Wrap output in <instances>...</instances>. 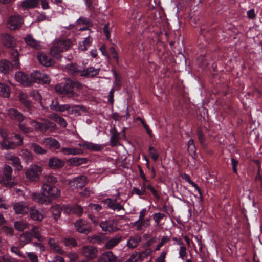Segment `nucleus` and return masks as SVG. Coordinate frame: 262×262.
Here are the masks:
<instances>
[{
    "label": "nucleus",
    "mask_w": 262,
    "mask_h": 262,
    "mask_svg": "<svg viewBox=\"0 0 262 262\" xmlns=\"http://www.w3.org/2000/svg\"><path fill=\"white\" fill-rule=\"evenodd\" d=\"M60 195V191L56 187L43 184L41 193H34L32 195V198L39 204H43L49 200L57 198Z\"/></svg>",
    "instance_id": "obj_1"
},
{
    "label": "nucleus",
    "mask_w": 262,
    "mask_h": 262,
    "mask_svg": "<svg viewBox=\"0 0 262 262\" xmlns=\"http://www.w3.org/2000/svg\"><path fill=\"white\" fill-rule=\"evenodd\" d=\"M72 46L70 39L55 41L50 49V54L57 59L62 58L61 53L68 50Z\"/></svg>",
    "instance_id": "obj_2"
},
{
    "label": "nucleus",
    "mask_w": 262,
    "mask_h": 262,
    "mask_svg": "<svg viewBox=\"0 0 262 262\" xmlns=\"http://www.w3.org/2000/svg\"><path fill=\"white\" fill-rule=\"evenodd\" d=\"M42 173V168L36 164H31L25 172L26 179L30 182H37Z\"/></svg>",
    "instance_id": "obj_3"
},
{
    "label": "nucleus",
    "mask_w": 262,
    "mask_h": 262,
    "mask_svg": "<svg viewBox=\"0 0 262 262\" xmlns=\"http://www.w3.org/2000/svg\"><path fill=\"white\" fill-rule=\"evenodd\" d=\"M28 124H30L35 130L45 132L47 130H53L55 128V124L46 120L43 122H37L35 120H29Z\"/></svg>",
    "instance_id": "obj_4"
},
{
    "label": "nucleus",
    "mask_w": 262,
    "mask_h": 262,
    "mask_svg": "<svg viewBox=\"0 0 262 262\" xmlns=\"http://www.w3.org/2000/svg\"><path fill=\"white\" fill-rule=\"evenodd\" d=\"M13 169L12 167L7 164H5L3 168V184L8 187H12L16 184V182L12 178Z\"/></svg>",
    "instance_id": "obj_5"
},
{
    "label": "nucleus",
    "mask_w": 262,
    "mask_h": 262,
    "mask_svg": "<svg viewBox=\"0 0 262 262\" xmlns=\"http://www.w3.org/2000/svg\"><path fill=\"white\" fill-rule=\"evenodd\" d=\"M15 138L17 140L16 142L9 140V138L3 139L0 143L2 148L5 149H14L17 146L21 145L23 144V138L19 135L15 134Z\"/></svg>",
    "instance_id": "obj_6"
},
{
    "label": "nucleus",
    "mask_w": 262,
    "mask_h": 262,
    "mask_svg": "<svg viewBox=\"0 0 262 262\" xmlns=\"http://www.w3.org/2000/svg\"><path fill=\"white\" fill-rule=\"evenodd\" d=\"M80 252L88 259L92 260L97 257L98 251L97 248L93 246L86 245L81 247Z\"/></svg>",
    "instance_id": "obj_7"
},
{
    "label": "nucleus",
    "mask_w": 262,
    "mask_h": 262,
    "mask_svg": "<svg viewBox=\"0 0 262 262\" xmlns=\"http://www.w3.org/2000/svg\"><path fill=\"white\" fill-rule=\"evenodd\" d=\"M115 198L112 199L107 198L103 201V202L107 205V207L113 210L120 211L124 210L123 207L120 203H117V200L120 198V192L118 190H115Z\"/></svg>",
    "instance_id": "obj_8"
},
{
    "label": "nucleus",
    "mask_w": 262,
    "mask_h": 262,
    "mask_svg": "<svg viewBox=\"0 0 262 262\" xmlns=\"http://www.w3.org/2000/svg\"><path fill=\"white\" fill-rule=\"evenodd\" d=\"M5 158L9 163L12 165L15 172L20 171L23 169L20 159L18 157L11 153H7L5 156Z\"/></svg>",
    "instance_id": "obj_9"
},
{
    "label": "nucleus",
    "mask_w": 262,
    "mask_h": 262,
    "mask_svg": "<svg viewBox=\"0 0 262 262\" xmlns=\"http://www.w3.org/2000/svg\"><path fill=\"white\" fill-rule=\"evenodd\" d=\"M65 94L69 95L70 97L77 96V94L73 92L75 89H80L82 85L78 81L68 80L64 83Z\"/></svg>",
    "instance_id": "obj_10"
},
{
    "label": "nucleus",
    "mask_w": 262,
    "mask_h": 262,
    "mask_svg": "<svg viewBox=\"0 0 262 262\" xmlns=\"http://www.w3.org/2000/svg\"><path fill=\"white\" fill-rule=\"evenodd\" d=\"M23 22V18L20 15H13L9 18L7 23L10 29L15 30L20 28Z\"/></svg>",
    "instance_id": "obj_11"
},
{
    "label": "nucleus",
    "mask_w": 262,
    "mask_h": 262,
    "mask_svg": "<svg viewBox=\"0 0 262 262\" xmlns=\"http://www.w3.org/2000/svg\"><path fill=\"white\" fill-rule=\"evenodd\" d=\"M13 208L17 214L25 215L30 211L28 205L25 202H18L14 203Z\"/></svg>",
    "instance_id": "obj_12"
},
{
    "label": "nucleus",
    "mask_w": 262,
    "mask_h": 262,
    "mask_svg": "<svg viewBox=\"0 0 262 262\" xmlns=\"http://www.w3.org/2000/svg\"><path fill=\"white\" fill-rule=\"evenodd\" d=\"M86 177L84 176L74 178L69 181L70 186L72 189L82 188L86 185Z\"/></svg>",
    "instance_id": "obj_13"
},
{
    "label": "nucleus",
    "mask_w": 262,
    "mask_h": 262,
    "mask_svg": "<svg viewBox=\"0 0 262 262\" xmlns=\"http://www.w3.org/2000/svg\"><path fill=\"white\" fill-rule=\"evenodd\" d=\"M31 218L36 221L41 222L46 216V212L42 209L31 207L29 211Z\"/></svg>",
    "instance_id": "obj_14"
},
{
    "label": "nucleus",
    "mask_w": 262,
    "mask_h": 262,
    "mask_svg": "<svg viewBox=\"0 0 262 262\" xmlns=\"http://www.w3.org/2000/svg\"><path fill=\"white\" fill-rule=\"evenodd\" d=\"M99 225L103 231L113 232L118 230L116 224L113 220L102 221Z\"/></svg>",
    "instance_id": "obj_15"
},
{
    "label": "nucleus",
    "mask_w": 262,
    "mask_h": 262,
    "mask_svg": "<svg viewBox=\"0 0 262 262\" xmlns=\"http://www.w3.org/2000/svg\"><path fill=\"white\" fill-rule=\"evenodd\" d=\"M37 59L41 65L46 67L53 66L55 63L53 59L43 52L38 53Z\"/></svg>",
    "instance_id": "obj_16"
},
{
    "label": "nucleus",
    "mask_w": 262,
    "mask_h": 262,
    "mask_svg": "<svg viewBox=\"0 0 262 262\" xmlns=\"http://www.w3.org/2000/svg\"><path fill=\"white\" fill-rule=\"evenodd\" d=\"M76 230L80 233L88 234L92 231L91 228L88 225L87 222L80 219L75 224Z\"/></svg>",
    "instance_id": "obj_17"
},
{
    "label": "nucleus",
    "mask_w": 262,
    "mask_h": 262,
    "mask_svg": "<svg viewBox=\"0 0 262 262\" xmlns=\"http://www.w3.org/2000/svg\"><path fill=\"white\" fill-rule=\"evenodd\" d=\"M1 40L2 44L7 48H14L16 46L15 39L10 34H2L1 36Z\"/></svg>",
    "instance_id": "obj_18"
},
{
    "label": "nucleus",
    "mask_w": 262,
    "mask_h": 262,
    "mask_svg": "<svg viewBox=\"0 0 262 262\" xmlns=\"http://www.w3.org/2000/svg\"><path fill=\"white\" fill-rule=\"evenodd\" d=\"M40 143L48 147L53 148L54 149H58L60 147V143L55 139L51 137L45 138L41 140Z\"/></svg>",
    "instance_id": "obj_19"
},
{
    "label": "nucleus",
    "mask_w": 262,
    "mask_h": 262,
    "mask_svg": "<svg viewBox=\"0 0 262 262\" xmlns=\"http://www.w3.org/2000/svg\"><path fill=\"white\" fill-rule=\"evenodd\" d=\"M78 146L93 151H100L103 148L102 146L100 144H95L86 141H84L82 143H79Z\"/></svg>",
    "instance_id": "obj_20"
},
{
    "label": "nucleus",
    "mask_w": 262,
    "mask_h": 262,
    "mask_svg": "<svg viewBox=\"0 0 262 262\" xmlns=\"http://www.w3.org/2000/svg\"><path fill=\"white\" fill-rule=\"evenodd\" d=\"M24 41L28 46L36 50H40L42 48L41 42L35 40L31 35H27L24 38Z\"/></svg>",
    "instance_id": "obj_21"
},
{
    "label": "nucleus",
    "mask_w": 262,
    "mask_h": 262,
    "mask_svg": "<svg viewBox=\"0 0 262 262\" xmlns=\"http://www.w3.org/2000/svg\"><path fill=\"white\" fill-rule=\"evenodd\" d=\"M64 161L57 157H53L49 160L48 166L53 169H58L64 165Z\"/></svg>",
    "instance_id": "obj_22"
},
{
    "label": "nucleus",
    "mask_w": 262,
    "mask_h": 262,
    "mask_svg": "<svg viewBox=\"0 0 262 262\" xmlns=\"http://www.w3.org/2000/svg\"><path fill=\"white\" fill-rule=\"evenodd\" d=\"M98 262H120L117 257L112 252L107 251L103 253L98 259Z\"/></svg>",
    "instance_id": "obj_23"
},
{
    "label": "nucleus",
    "mask_w": 262,
    "mask_h": 262,
    "mask_svg": "<svg viewBox=\"0 0 262 262\" xmlns=\"http://www.w3.org/2000/svg\"><path fill=\"white\" fill-rule=\"evenodd\" d=\"M15 78L17 81L25 86L30 85L29 76L21 72H17L15 75Z\"/></svg>",
    "instance_id": "obj_24"
},
{
    "label": "nucleus",
    "mask_w": 262,
    "mask_h": 262,
    "mask_svg": "<svg viewBox=\"0 0 262 262\" xmlns=\"http://www.w3.org/2000/svg\"><path fill=\"white\" fill-rule=\"evenodd\" d=\"M39 0H23L19 4L20 7L24 10L33 9L38 7Z\"/></svg>",
    "instance_id": "obj_25"
},
{
    "label": "nucleus",
    "mask_w": 262,
    "mask_h": 262,
    "mask_svg": "<svg viewBox=\"0 0 262 262\" xmlns=\"http://www.w3.org/2000/svg\"><path fill=\"white\" fill-rule=\"evenodd\" d=\"M60 152L64 155H80L83 151L81 149L76 147H62L60 149Z\"/></svg>",
    "instance_id": "obj_26"
},
{
    "label": "nucleus",
    "mask_w": 262,
    "mask_h": 262,
    "mask_svg": "<svg viewBox=\"0 0 262 262\" xmlns=\"http://www.w3.org/2000/svg\"><path fill=\"white\" fill-rule=\"evenodd\" d=\"M79 108L77 106H70L69 104H59L57 112H63L67 111L69 115L74 114L78 112Z\"/></svg>",
    "instance_id": "obj_27"
},
{
    "label": "nucleus",
    "mask_w": 262,
    "mask_h": 262,
    "mask_svg": "<svg viewBox=\"0 0 262 262\" xmlns=\"http://www.w3.org/2000/svg\"><path fill=\"white\" fill-rule=\"evenodd\" d=\"M7 114L11 119L16 120L17 121L22 122L24 120L23 114L14 108H10L7 110Z\"/></svg>",
    "instance_id": "obj_28"
},
{
    "label": "nucleus",
    "mask_w": 262,
    "mask_h": 262,
    "mask_svg": "<svg viewBox=\"0 0 262 262\" xmlns=\"http://www.w3.org/2000/svg\"><path fill=\"white\" fill-rule=\"evenodd\" d=\"M122 236L120 235H116L115 236L110 238L104 245L106 249H111L117 246L121 241Z\"/></svg>",
    "instance_id": "obj_29"
},
{
    "label": "nucleus",
    "mask_w": 262,
    "mask_h": 262,
    "mask_svg": "<svg viewBox=\"0 0 262 262\" xmlns=\"http://www.w3.org/2000/svg\"><path fill=\"white\" fill-rule=\"evenodd\" d=\"M42 229L39 226H34L31 229L30 233L32 235V238L34 237L39 242L45 241V237L41 235Z\"/></svg>",
    "instance_id": "obj_30"
},
{
    "label": "nucleus",
    "mask_w": 262,
    "mask_h": 262,
    "mask_svg": "<svg viewBox=\"0 0 262 262\" xmlns=\"http://www.w3.org/2000/svg\"><path fill=\"white\" fill-rule=\"evenodd\" d=\"M87 160L85 158L73 157L69 158L67 162L70 166H78L82 164H85Z\"/></svg>",
    "instance_id": "obj_31"
},
{
    "label": "nucleus",
    "mask_w": 262,
    "mask_h": 262,
    "mask_svg": "<svg viewBox=\"0 0 262 262\" xmlns=\"http://www.w3.org/2000/svg\"><path fill=\"white\" fill-rule=\"evenodd\" d=\"M48 244L51 249L54 250L56 253L60 254H63L64 250L62 249L59 244L55 240L54 238H50L48 241Z\"/></svg>",
    "instance_id": "obj_32"
},
{
    "label": "nucleus",
    "mask_w": 262,
    "mask_h": 262,
    "mask_svg": "<svg viewBox=\"0 0 262 262\" xmlns=\"http://www.w3.org/2000/svg\"><path fill=\"white\" fill-rule=\"evenodd\" d=\"M12 70V64L8 60L3 59L0 61V72L4 74L8 73Z\"/></svg>",
    "instance_id": "obj_33"
},
{
    "label": "nucleus",
    "mask_w": 262,
    "mask_h": 262,
    "mask_svg": "<svg viewBox=\"0 0 262 262\" xmlns=\"http://www.w3.org/2000/svg\"><path fill=\"white\" fill-rule=\"evenodd\" d=\"M32 239V235L30 232H25L19 237V241L22 246L29 243Z\"/></svg>",
    "instance_id": "obj_34"
},
{
    "label": "nucleus",
    "mask_w": 262,
    "mask_h": 262,
    "mask_svg": "<svg viewBox=\"0 0 262 262\" xmlns=\"http://www.w3.org/2000/svg\"><path fill=\"white\" fill-rule=\"evenodd\" d=\"M66 69L67 72L71 74H79L81 76L82 70L79 69L76 64L71 63L68 64L66 66Z\"/></svg>",
    "instance_id": "obj_35"
},
{
    "label": "nucleus",
    "mask_w": 262,
    "mask_h": 262,
    "mask_svg": "<svg viewBox=\"0 0 262 262\" xmlns=\"http://www.w3.org/2000/svg\"><path fill=\"white\" fill-rule=\"evenodd\" d=\"M150 224V219L148 218L142 219L139 222L136 221L132 223L133 226H136L137 230H141L142 227H146Z\"/></svg>",
    "instance_id": "obj_36"
},
{
    "label": "nucleus",
    "mask_w": 262,
    "mask_h": 262,
    "mask_svg": "<svg viewBox=\"0 0 262 262\" xmlns=\"http://www.w3.org/2000/svg\"><path fill=\"white\" fill-rule=\"evenodd\" d=\"M62 207L59 205H55L51 208V212L55 220H57L61 215Z\"/></svg>",
    "instance_id": "obj_37"
},
{
    "label": "nucleus",
    "mask_w": 262,
    "mask_h": 262,
    "mask_svg": "<svg viewBox=\"0 0 262 262\" xmlns=\"http://www.w3.org/2000/svg\"><path fill=\"white\" fill-rule=\"evenodd\" d=\"M92 39L89 36L84 40L79 43L78 49L82 51H85L91 46Z\"/></svg>",
    "instance_id": "obj_38"
},
{
    "label": "nucleus",
    "mask_w": 262,
    "mask_h": 262,
    "mask_svg": "<svg viewBox=\"0 0 262 262\" xmlns=\"http://www.w3.org/2000/svg\"><path fill=\"white\" fill-rule=\"evenodd\" d=\"M99 69H95L93 67H89L86 70H82L81 76L93 77L98 74Z\"/></svg>",
    "instance_id": "obj_39"
},
{
    "label": "nucleus",
    "mask_w": 262,
    "mask_h": 262,
    "mask_svg": "<svg viewBox=\"0 0 262 262\" xmlns=\"http://www.w3.org/2000/svg\"><path fill=\"white\" fill-rule=\"evenodd\" d=\"M20 155L26 163L32 162L33 159L32 154L27 149L21 150Z\"/></svg>",
    "instance_id": "obj_40"
},
{
    "label": "nucleus",
    "mask_w": 262,
    "mask_h": 262,
    "mask_svg": "<svg viewBox=\"0 0 262 262\" xmlns=\"http://www.w3.org/2000/svg\"><path fill=\"white\" fill-rule=\"evenodd\" d=\"M110 133L112 135L110 139L111 144L113 146H116L118 142L119 133L116 130L115 128L111 129Z\"/></svg>",
    "instance_id": "obj_41"
},
{
    "label": "nucleus",
    "mask_w": 262,
    "mask_h": 262,
    "mask_svg": "<svg viewBox=\"0 0 262 262\" xmlns=\"http://www.w3.org/2000/svg\"><path fill=\"white\" fill-rule=\"evenodd\" d=\"M10 94V90L9 87L2 83H0V96L4 97H9Z\"/></svg>",
    "instance_id": "obj_42"
},
{
    "label": "nucleus",
    "mask_w": 262,
    "mask_h": 262,
    "mask_svg": "<svg viewBox=\"0 0 262 262\" xmlns=\"http://www.w3.org/2000/svg\"><path fill=\"white\" fill-rule=\"evenodd\" d=\"M14 225L15 228L18 231H23L29 227V224L24 221H16Z\"/></svg>",
    "instance_id": "obj_43"
},
{
    "label": "nucleus",
    "mask_w": 262,
    "mask_h": 262,
    "mask_svg": "<svg viewBox=\"0 0 262 262\" xmlns=\"http://www.w3.org/2000/svg\"><path fill=\"white\" fill-rule=\"evenodd\" d=\"M31 148L33 151L37 155H44L47 152V150L43 149L38 144L32 143L31 144Z\"/></svg>",
    "instance_id": "obj_44"
},
{
    "label": "nucleus",
    "mask_w": 262,
    "mask_h": 262,
    "mask_svg": "<svg viewBox=\"0 0 262 262\" xmlns=\"http://www.w3.org/2000/svg\"><path fill=\"white\" fill-rule=\"evenodd\" d=\"M141 241L140 236L130 237L127 242V245L129 248H134L137 246Z\"/></svg>",
    "instance_id": "obj_45"
},
{
    "label": "nucleus",
    "mask_w": 262,
    "mask_h": 262,
    "mask_svg": "<svg viewBox=\"0 0 262 262\" xmlns=\"http://www.w3.org/2000/svg\"><path fill=\"white\" fill-rule=\"evenodd\" d=\"M42 75V73L39 71H35L32 73L29 76L30 84L32 83L40 82V79Z\"/></svg>",
    "instance_id": "obj_46"
},
{
    "label": "nucleus",
    "mask_w": 262,
    "mask_h": 262,
    "mask_svg": "<svg viewBox=\"0 0 262 262\" xmlns=\"http://www.w3.org/2000/svg\"><path fill=\"white\" fill-rule=\"evenodd\" d=\"M20 101L27 107L31 105V101L29 99L28 95L24 93H20L18 96Z\"/></svg>",
    "instance_id": "obj_47"
},
{
    "label": "nucleus",
    "mask_w": 262,
    "mask_h": 262,
    "mask_svg": "<svg viewBox=\"0 0 262 262\" xmlns=\"http://www.w3.org/2000/svg\"><path fill=\"white\" fill-rule=\"evenodd\" d=\"M187 149L189 154L194 158L196 154V148L194 145V140L192 139H190L188 142Z\"/></svg>",
    "instance_id": "obj_48"
},
{
    "label": "nucleus",
    "mask_w": 262,
    "mask_h": 262,
    "mask_svg": "<svg viewBox=\"0 0 262 262\" xmlns=\"http://www.w3.org/2000/svg\"><path fill=\"white\" fill-rule=\"evenodd\" d=\"M57 182L56 177L52 174H49L44 177L43 184H54Z\"/></svg>",
    "instance_id": "obj_49"
},
{
    "label": "nucleus",
    "mask_w": 262,
    "mask_h": 262,
    "mask_svg": "<svg viewBox=\"0 0 262 262\" xmlns=\"http://www.w3.org/2000/svg\"><path fill=\"white\" fill-rule=\"evenodd\" d=\"M11 55L13 59V61L14 62V66H16L17 68H19V54L18 53V51L14 49H12L11 51Z\"/></svg>",
    "instance_id": "obj_50"
},
{
    "label": "nucleus",
    "mask_w": 262,
    "mask_h": 262,
    "mask_svg": "<svg viewBox=\"0 0 262 262\" xmlns=\"http://www.w3.org/2000/svg\"><path fill=\"white\" fill-rule=\"evenodd\" d=\"M133 192L139 196H141L146 194V184H145V183H143L140 189L137 187H133Z\"/></svg>",
    "instance_id": "obj_51"
},
{
    "label": "nucleus",
    "mask_w": 262,
    "mask_h": 262,
    "mask_svg": "<svg viewBox=\"0 0 262 262\" xmlns=\"http://www.w3.org/2000/svg\"><path fill=\"white\" fill-rule=\"evenodd\" d=\"M62 242L65 246L69 247H73L77 245V243L73 238H65L63 239Z\"/></svg>",
    "instance_id": "obj_52"
},
{
    "label": "nucleus",
    "mask_w": 262,
    "mask_h": 262,
    "mask_svg": "<svg viewBox=\"0 0 262 262\" xmlns=\"http://www.w3.org/2000/svg\"><path fill=\"white\" fill-rule=\"evenodd\" d=\"M89 241L92 244H98L101 245L104 243L103 239L99 236L95 235L88 237Z\"/></svg>",
    "instance_id": "obj_53"
},
{
    "label": "nucleus",
    "mask_w": 262,
    "mask_h": 262,
    "mask_svg": "<svg viewBox=\"0 0 262 262\" xmlns=\"http://www.w3.org/2000/svg\"><path fill=\"white\" fill-rule=\"evenodd\" d=\"M28 120L26 121L25 123H22V122H19L18 124L19 129L25 133H28L32 131L30 128L27 126V125H29L28 124Z\"/></svg>",
    "instance_id": "obj_54"
},
{
    "label": "nucleus",
    "mask_w": 262,
    "mask_h": 262,
    "mask_svg": "<svg viewBox=\"0 0 262 262\" xmlns=\"http://www.w3.org/2000/svg\"><path fill=\"white\" fill-rule=\"evenodd\" d=\"M30 95L35 101H37L40 103H41L42 97L37 91H32L30 93Z\"/></svg>",
    "instance_id": "obj_55"
},
{
    "label": "nucleus",
    "mask_w": 262,
    "mask_h": 262,
    "mask_svg": "<svg viewBox=\"0 0 262 262\" xmlns=\"http://www.w3.org/2000/svg\"><path fill=\"white\" fill-rule=\"evenodd\" d=\"M54 120L58 123L61 126L63 127H66L67 126V123L64 119L62 117L55 115L54 116Z\"/></svg>",
    "instance_id": "obj_56"
},
{
    "label": "nucleus",
    "mask_w": 262,
    "mask_h": 262,
    "mask_svg": "<svg viewBox=\"0 0 262 262\" xmlns=\"http://www.w3.org/2000/svg\"><path fill=\"white\" fill-rule=\"evenodd\" d=\"M170 237L164 236L161 238V242L157 245L156 250L158 251L160 248L165 244L167 243L170 241Z\"/></svg>",
    "instance_id": "obj_57"
},
{
    "label": "nucleus",
    "mask_w": 262,
    "mask_h": 262,
    "mask_svg": "<svg viewBox=\"0 0 262 262\" xmlns=\"http://www.w3.org/2000/svg\"><path fill=\"white\" fill-rule=\"evenodd\" d=\"M183 179H184L188 183H189L192 187L195 188L198 191H200V189L198 186L191 180L190 177L188 174H184L183 177Z\"/></svg>",
    "instance_id": "obj_58"
},
{
    "label": "nucleus",
    "mask_w": 262,
    "mask_h": 262,
    "mask_svg": "<svg viewBox=\"0 0 262 262\" xmlns=\"http://www.w3.org/2000/svg\"><path fill=\"white\" fill-rule=\"evenodd\" d=\"M149 152L151 158L154 161H156L158 158L159 154L156 149L152 146H150L149 147Z\"/></svg>",
    "instance_id": "obj_59"
},
{
    "label": "nucleus",
    "mask_w": 262,
    "mask_h": 262,
    "mask_svg": "<svg viewBox=\"0 0 262 262\" xmlns=\"http://www.w3.org/2000/svg\"><path fill=\"white\" fill-rule=\"evenodd\" d=\"M73 214H76L79 216L82 215L83 212V208L78 205L74 204L73 205Z\"/></svg>",
    "instance_id": "obj_60"
},
{
    "label": "nucleus",
    "mask_w": 262,
    "mask_h": 262,
    "mask_svg": "<svg viewBox=\"0 0 262 262\" xmlns=\"http://www.w3.org/2000/svg\"><path fill=\"white\" fill-rule=\"evenodd\" d=\"M179 254V257L183 260H185L187 256L186 248L183 245L180 247Z\"/></svg>",
    "instance_id": "obj_61"
},
{
    "label": "nucleus",
    "mask_w": 262,
    "mask_h": 262,
    "mask_svg": "<svg viewBox=\"0 0 262 262\" xmlns=\"http://www.w3.org/2000/svg\"><path fill=\"white\" fill-rule=\"evenodd\" d=\"M10 251H11V252L15 254L16 255H17V256H18L20 257H22V258L25 257V256L24 255V254L23 253V252L21 251H20L19 250V248L17 247H16L14 246H12L11 247Z\"/></svg>",
    "instance_id": "obj_62"
},
{
    "label": "nucleus",
    "mask_w": 262,
    "mask_h": 262,
    "mask_svg": "<svg viewBox=\"0 0 262 262\" xmlns=\"http://www.w3.org/2000/svg\"><path fill=\"white\" fill-rule=\"evenodd\" d=\"M27 256L31 262H38V258L37 255L34 252L27 253Z\"/></svg>",
    "instance_id": "obj_63"
},
{
    "label": "nucleus",
    "mask_w": 262,
    "mask_h": 262,
    "mask_svg": "<svg viewBox=\"0 0 262 262\" xmlns=\"http://www.w3.org/2000/svg\"><path fill=\"white\" fill-rule=\"evenodd\" d=\"M50 81L51 79L50 78L48 75L45 73H42L39 83L49 84L50 82Z\"/></svg>",
    "instance_id": "obj_64"
}]
</instances>
